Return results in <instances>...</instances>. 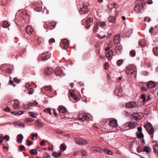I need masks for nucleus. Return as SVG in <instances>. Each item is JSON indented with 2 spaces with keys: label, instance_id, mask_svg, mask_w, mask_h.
Instances as JSON below:
<instances>
[{
  "label": "nucleus",
  "instance_id": "nucleus-3",
  "mask_svg": "<svg viewBox=\"0 0 158 158\" xmlns=\"http://www.w3.org/2000/svg\"><path fill=\"white\" fill-rule=\"evenodd\" d=\"M144 127L146 129L148 133L151 135V138L153 139V134L154 133V130L152 124L149 122H148L145 125H144Z\"/></svg>",
  "mask_w": 158,
  "mask_h": 158
},
{
  "label": "nucleus",
  "instance_id": "nucleus-24",
  "mask_svg": "<svg viewBox=\"0 0 158 158\" xmlns=\"http://www.w3.org/2000/svg\"><path fill=\"white\" fill-rule=\"evenodd\" d=\"M23 138V136L21 134H19L17 136V138L18 139L17 140V141L19 143H22Z\"/></svg>",
  "mask_w": 158,
  "mask_h": 158
},
{
  "label": "nucleus",
  "instance_id": "nucleus-1",
  "mask_svg": "<svg viewBox=\"0 0 158 158\" xmlns=\"http://www.w3.org/2000/svg\"><path fill=\"white\" fill-rule=\"evenodd\" d=\"M144 2L142 0H137L136 1V5L135 6L134 10L137 13H140L143 9V5Z\"/></svg>",
  "mask_w": 158,
  "mask_h": 158
},
{
  "label": "nucleus",
  "instance_id": "nucleus-13",
  "mask_svg": "<svg viewBox=\"0 0 158 158\" xmlns=\"http://www.w3.org/2000/svg\"><path fill=\"white\" fill-rule=\"evenodd\" d=\"M47 53V54L44 53H43L42 54L43 56L41 57V60L42 61H45L49 59L51 57L49 54V52H48Z\"/></svg>",
  "mask_w": 158,
  "mask_h": 158
},
{
  "label": "nucleus",
  "instance_id": "nucleus-33",
  "mask_svg": "<svg viewBox=\"0 0 158 158\" xmlns=\"http://www.w3.org/2000/svg\"><path fill=\"white\" fill-rule=\"evenodd\" d=\"M98 22H97L95 24L93 28V31L94 32H96L97 31V30L98 28Z\"/></svg>",
  "mask_w": 158,
  "mask_h": 158
},
{
  "label": "nucleus",
  "instance_id": "nucleus-31",
  "mask_svg": "<svg viewBox=\"0 0 158 158\" xmlns=\"http://www.w3.org/2000/svg\"><path fill=\"white\" fill-rule=\"evenodd\" d=\"M153 52L155 55L158 56V47L153 48Z\"/></svg>",
  "mask_w": 158,
  "mask_h": 158
},
{
  "label": "nucleus",
  "instance_id": "nucleus-47",
  "mask_svg": "<svg viewBox=\"0 0 158 158\" xmlns=\"http://www.w3.org/2000/svg\"><path fill=\"white\" fill-rule=\"evenodd\" d=\"M130 55L132 57L134 56L135 55V52L134 50H131L130 52Z\"/></svg>",
  "mask_w": 158,
  "mask_h": 158
},
{
  "label": "nucleus",
  "instance_id": "nucleus-10",
  "mask_svg": "<svg viewBox=\"0 0 158 158\" xmlns=\"http://www.w3.org/2000/svg\"><path fill=\"white\" fill-rule=\"evenodd\" d=\"M54 73L56 76H61L63 75V71L60 68H57L54 71Z\"/></svg>",
  "mask_w": 158,
  "mask_h": 158
},
{
  "label": "nucleus",
  "instance_id": "nucleus-15",
  "mask_svg": "<svg viewBox=\"0 0 158 158\" xmlns=\"http://www.w3.org/2000/svg\"><path fill=\"white\" fill-rule=\"evenodd\" d=\"M136 106V103L134 102H127L126 104V107L130 108H132Z\"/></svg>",
  "mask_w": 158,
  "mask_h": 158
},
{
  "label": "nucleus",
  "instance_id": "nucleus-9",
  "mask_svg": "<svg viewBox=\"0 0 158 158\" xmlns=\"http://www.w3.org/2000/svg\"><path fill=\"white\" fill-rule=\"evenodd\" d=\"M89 118L88 116L85 114H81L79 115L77 119L81 121H83Z\"/></svg>",
  "mask_w": 158,
  "mask_h": 158
},
{
  "label": "nucleus",
  "instance_id": "nucleus-48",
  "mask_svg": "<svg viewBox=\"0 0 158 158\" xmlns=\"http://www.w3.org/2000/svg\"><path fill=\"white\" fill-rule=\"evenodd\" d=\"M9 24L7 23L6 22H3V27L4 28H6L9 27Z\"/></svg>",
  "mask_w": 158,
  "mask_h": 158
},
{
  "label": "nucleus",
  "instance_id": "nucleus-35",
  "mask_svg": "<svg viewBox=\"0 0 158 158\" xmlns=\"http://www.w3.org/2000/svg\"><path fill=\"white\" fill-rule=\"evenodd\" d=\"M154 152L156 153H158V144H156L153 148Z\"/></svg>",
  "mask_w": 158,
  "mask_h": 158
},
{
  "label": "nucleus",
  "instance_id": "nucleus-8",
  "mask_svg": "<svg viewBox=\"0 0 158 158\" xmlns=\"http://www.w3.org/2000/svg\"><path fill=\"white\" fill-rule=\"evenodd\" d=\"M92 18L93 16L92 15H89L85 19L83 20V23L87 24L93 22Z\"/></svg>",
  "mask_w": 158,
  "mask_h": 158
},
{
  "label": "nucleus",
  "instance_id": "nucleus-54",
  "mask_svg": "<svg viewBox=\"0 0 158 158\" xmlns=\"http://www.w3.org/2000/svg\"><path fill=\"white\" fill-rule=\"evenodd\" d=\"M3 139H6L7 141H8L9 140L10 137L9 136L6 135L3 137Z\"/></svg>",
  "mask_w": 158,
  "mask_h": 158
},
{
  "label": "nucleus",
  "instance_id": "nucleus-50",
  "mask_svg": "<svg viewBox=\"0 0 158 158\" xmlns=\"http://www.w3.org/2000/svg\"><path fill=\"white\" fill-rule=\"evenodd\" d=\"M34 120L33 119H32L31 118H26L25 119V121L27 122H32Z\"/></svg>",
  "mask_w": 158,
  "mask_h": 158
},
{
  "label": "nucleus",
  "instance_id": "nucleus-21",
  "mask_svg": "<svg viewBox=\"0 0 158 158\" xmlns=\"http://www.w3.org/2000/svg\"><path fill=\"white\" fill-rule=\"evenodd\" d=\"M113 52L112 50H110L106 54V57H107L108 60H110V58H111L113 56Z\"/></svg>",
  "mask_w": 158,
  "mask_h": 158
},
{
  "label": "nucleus",
  "instance_id": "nucleus-41",
  "mask_svg": "<svg viewBox=\"0 0 158 158\" xmlns=\"http://www.w3.org/2000/svg\"><path fill=\"white\" fill-rule=\"evenodd\" d=\"M123 60L122 59H120L118 60L117 62V65L118 66H120L123 63Z\"/></svg>",
  "mask_w": 158,
  "mask_h": 158
},
{
  "label": "nucleus",
  "instance_id": "nucleus-42",
  "mask_svg": "<svg viewBox=\"0 0 158 158\" xmlns=\"http://www.w3.org/2000/svg\"><path fill=\"white\" fill-rule=\"evenodd\" d=\"M44 89L45 90H48L49 91H51L52 90V87L51 85L46 86L44 87Z\"/></svg>",
  "mask_w": 158,
  "mask_h": 158
},
{
  "label": "nucleus",
  "instance_id": "nucleus-36",
  "mask_svg": "<svg viewBox=\"0 0 158 158\" xmlns=\"http://www.w3.org/2000/svg\"><path fill=\"white\" fill-rule=\"evenodd\" d=\"M128 126L131 129L135 127V123H133L129 122L128 124Z\"/></svg>",
  "mask_w": 158,
  "mask_h": 158
},
{
  "label": "nucleus",
  "instance_id": "nucleus-23",
  "mask_svg": "<svg viewBox=\"0 0 158 158\" xmlns=\"http://www.w3.org/2000/svg\"><path fill=\"white\" fill-rule=\"evenodd\" d=\"M43 124L41 122H40L38 120H36L35 122V126L38 128H41L43 126Z\"/></svg>",
  "mask_w": 158,
  "mask_h": 158
},
{
  "label": "nucleus",
  "instance_id": "nucleus-58",
  "mask_svg": "<svg viewBox=\"0 0 158 158\" xmlns=\"http://www.w3.org/2000/svg\"><path fill=\"white\" fill-rule=\"evenodd\" d=\"M46 141L45 140L42 141L40 143V145L41 146H43L44 145H45V144L44 143V142Z\"/></svg>",
  "mask_w": 158,
  "mask_h": 158
},
{
  "label": "nucleus",
  "instance_id": "nucleus-2",
  "mask_svg": "<svg viewBox=\"0 0 158 158\" xmlns=\"http://www.w3.org/2000/svg\"><path fill=\"white\" fill-rule=\"evenodd\" d=\"M126 72L127 74L132 75L133 74L136 73V67L133 64H130L127 66L125 69Z\"/></svg>",
  "mask_w": 158,
  "mask_h": 158
},
{
  "label": "nucleus",
  "instance_id": "nucleus-27",
  "mask_svg": "<svg viewBox=\"0 0 158 158\" xmlns=\"http://www.w3.org/2000/svg\"><path fill=\"white\" fill-rule=\"evenodd\" d=\"M104 152L106 154H108L110 155H113V153L110 150L107 148H105L103 149Z\"/></svg>",
  "mask_w": 158,
  "mask_h": 158
},
{
  "label": "nucleus",
  "instance_id": "nucleus-38",
  "mask_svg": "<svg viewBox=\"0 0 158 158\" xmlns=\"http://www.w3.org/2000/svg\"><path fill=\"white\" fill-rule=\"evenodd\" d=\"M136 150L138 153L143 152V149L140 146H139L137 148Z\"/></svg>",
  "mask_w": 158,
  "mask_h": 158
},
{
  "label": "nucleus",
  "instance_id": "nucleus-32",
  "mask_svg": "<svg viewBox=\"0 0 158 158\" xmlns=\"http://www.w3.org/2000/svg\"><path fill=\"white\" fill-rule=\"evenodd\" d=\"M108 20L111 23H114L115 22V19L113 17L110 16L108 18Z\"/></svg>",
  "mask_w": 158,
  "mask_h": 158
},
{
  "label": "nucleus",
  "instance_id": "nucleus-28",
  "mask_svg": "<svg viewBox=\"0 0 158 158\" xmlns=\"http://www.w3.org/2000/svg\"><path fill=\"white\" fill-rule=\"evenodd\" d=\"M29 153L32 155H36L37 154V151L36 149H32L29 151Z\"/></svg>",
  "mask_w": 158,
  "mask_h": 158
},
{
  "label": "nucleus",
  "instance_id": "nucleus-16",
  "mask_svg": "<svg viewBox=\"0 0 158 158\" xmlns=\"http://www.w3.org/2000/svg\"><path fill=\"white\" fill-rule=\"evenodd\" d=\"M156 85V83L152 81H149L147 84V86L148 88H152L154 87Z\"/></svg>",
  "mask_w": 158,
  "mask_h": 158
},
{
  "label": "nucleus",
  "instance_id": "nucleus-18",
  "mask_svg": "<svg viewBox=\"0 0 158 158\" xmlns=\"http://www.w3.org/2000/svg\"><path fill=\"white\" fill-rule=\"evenodd\" d=\"M115 94L118 96H121V95L118 94V93H120L122 92V89L120 87H116L114 90Z\"/></svg>",
  "mask_w": 158,
  "mask_h": 158
},
{
  "label": "nucleus",
  "instance_id": "nucleus-57",
  "mask_svg": "<svg viewBox=\"0 0 158 158\" xmlns=\"http://www.w3.org/2000/svg\"><path fill=\"white\" fill-rule=\"evenodd\" d=\"M81 154L83 156H86L87 155L86 152L84 150L82 151Z\"/></svg>",
  "mask_w": 158,
  "mask_h": 158
},
{
  "label": "nucleus",
  "instance_id": "nucleus-40",
  "mask_svg": "<svg viewBox=\"0 0 158 158\" xmlns=\"http://www.w3.org/2000/svg\"><path fill=\"white\" fill-rule=\"evenodd\" d=\"M133 116L136 120H137L139 119V117L138 116V113L133 114Z\"/></svg>",
  "mask_w": 158,
  "mask_h": 158
},
{
  "label": "nucleus",
  "instance_id": "nucleus-56",
  "mask_svg": "<svg viewBox=\"0 0 158 158\" xmlns=\"http://www.w3.org/2000/svg\"><path fill=\"white\" fill-rule=\"evenodd\" d=\"M41 9H42L41 8H40V7H39L36 8L35 10V11H36L40 12L41 11Z\"/></svg>",
  "mask_w": 158,
  "mask_h": 158
},
{
  "label": "nucleus",
  "instance_id": "nucleus-20",
  "mask_svg": "<svg viewBox=\"0 0 158 158\" xmlns=\"http://www.w3.org/2000/svg\"><path fill=\"white\" fill-rule=\"evenodd\" d=\"M53 72V69L52 68H48L45 70L44 72L47 75H51L52 73Z\"/></svg>",
  "mask_w": 158,
  "mask_h": 158
},
{
  "label": "nucleus",
  "instance_id": "nucleus-46",
  "mask_svg": "<svg viewBox=\"0 0 158 158\" xmlns=\"http://www.w3.org/2000/svg\"><path fill=\"white\" fill-rule=\"evenodd\" d=\"M141 98L142 99H143V102L144 103V104L146 101V98L145 95L144 94H142L141 96Z\"/></svg>",
  "mask_w": 158,
  "mask_h": 158
},
{
  "label": "nucleus",
  "instance_id": "nucleus-49",
  "mask_svg": "<svg viewBox=\"0 0 158 158\" xmlns=\"http://www.w3.org/2000/svg\"><path fill=\"white\" fill-rule=\"evenodd\" d=\"M19 149L20 151H23L24 150H25V148L24 146L22 145H20L19 146Z\"/></svg>",
  "mask_w": 158,
  "mask_h": 158
},
{
  "label": "nucleus",
  "instance_id": "nucleus-26",
  "mask_svg": "<svg viewBox=\"0 0 158 158\" xmlns=\"http://www.w3.org/2000/svg\"><path fill=\"white\" fill-rule=\"evenodd\" d=\"M11 113L13 114L14 115L19 116L22 114L23 113V111H20L19 112L17 111H12Z\"/></svg>",
  "mask_w": 158,
  "mask_h": 158
},
{
  "label": "nucleus",
  "instance_id": "nucleus-51",
  "mask_svg": "<svg viewBox=\"0 0 158 158\" xmlns=\"http://www.w3.org/2000/svg\"><path fill=\"white\" fill-rule=\"evenodd\" d=\"M13 107L14 108L16 109L19 107V105L17 103H15L13 104Z\"/></svg>",
  "mask_w": 158,
  "mask_h": 158
},
{
  "label": "nucleus",
  "instance_id": "nucleus-19",
  "mask_svg": "<svg viewBox=\"0 0 158 158\" xmlns=\"http://www.w3.org/2000/svg\"><path fill=\"white\" fill-rule=\"evenodd\" d=\"M25 31L27 33L29 34H31L33 31V29L30 26L26 27Z\"/></svg>",
  "mask_w": 158,
  "mask_h": 158
},
{
  "label": "nucleus",
  "instance_id": "nucleus-11",
  "mask_svg": "<svg viewBox=\"0 0 158 158\" xmlns=\"http://www.w3.org/2000/svg\"><path fill=\"white\" fill-rule=\"evenodd\" d=\"M90 150L93 152H96L99 153L102 152L103 151L102 148L96 146L91 147L90 148Z\"/></svg>",
  "mask_w": 158,
  "mask_h": 158
},
{
  "label": "nucleus",
  "instance_id": "nucleus-55",
  "mask_svg": "<svg viewBox=\"0 0 158 158\" xmlns=\"http://www.w3.org/2000/svg\"><path fill=\"white\" fill-rule=\"evenodd\" d=\"M26 87H27L28 89H29L31 88V85H30L29 83H27L26 85Z\"/></svg>",
  "mask_w": 158,
  "mask_h": 158
},
{
  "label": "nucleus",
  "instance_id": "nucleus-45",
  "mask_svg": "<svg viewBox=\"0 0 158 158\" xmlns=\"http://www.w3.org/2000/svg\"><path fill=\"white\" fill-rule=\"evenodd\" d=\"M98 23L100 26L102 27L105 26L106 25L105 22L103 21H101L100 22H98Z\"/></svg>",
  "mask_w": 158,
  "mask_h": 158
},
{
  "label": "nucleus",
  "instance_id": "nucleus-5",
  "mask_svg": "<svg viewBox=\"0 0 158 158\" xmlns=\"http://www.w3.org/2000/svg\"><path fill=\"white\" fill-rule=\"evenodd\" d=\"M74 141L76 143L80 145H84L87 143L85 140L78 138L75 139Z\"/></svg>",
  "mask_w": 158,
  "mask_h": 158
},
{
  "label": "nucleus",
  "instance_id": "nucleus-17",
  "mask_svg": "<svg viewBox=\"0 0 158 158\" xmlns=\"http://www.w3.org/2000/svg\"><path fill=\"white\" fill-rule=\"evenodd\" d=\"M109 125L112 127H115L117 126V121L116 119H113L110 121Z\"/></svg>",
  "mask_w": 158,
  "mask_h": 158
},
{
  "label": "nucleus",
  "instance_id": "nucleus-52",
  "mask_svg": "<svg viewBox=\"0 0 158 158\" xmlns=\"http://www.w3.org/2000/svg\"><path fill=\"white\" fill-rule=\"evenodd\" d=\"M43 39L41 38H38L37 39V41L38 45H40L41 44V42L43 41Z\"/></svg>",
  "mask_w": 158,
  "mask_h": 158
},
{
  "label": "nucleus",
  "instance_id": "nucleus-22",
  "mask_svg": "<svg viewBox=\"0 0 158 158\" xmlns=\"http://www.w3.org/2000/svg\"><path fill=\"white\" fill-rule=\"evenodd\" d=\"M119 36L117 35H115L114 38V44H118L119 43Z\"/></svg>",
  "mask_w": 158,
  "mask_h": 158
},
{
  "label": "nucleus",
  "instance_id": "nucleus-60",
  "mask_svg": "<svg viewBox=\"0 0 158 158\" xmlns=\"http://www.w3.org/2000/svg\"><path fill=\"white\" fill-rule=\"evenodd\" d=\"M108 67H109V66L108 65V63L107 62L106 63L104 64V69H106L108 68Z\"/></svg>",
  "mask_w": 158,
  "mask_h": 158
},
{
  "label": "nucleus",
  "instance_id": "nucleus-12",
  "mask_svg": "<svg viewBox=\"0 0 158 158\" xmlns=\"http://www.w3.org/2000/svg\"><path fill=\"white\" fill-rule=\"evenodd\" d=\"M58 110L59 111V114L60 113H67L68 111L67 109L62 106H60L58 107ZM60 115V114H59Z\"/></svg>",
  "mask_w": 158,
  "mask_h": 158
},
{
  "label": "nucleus",
  "instance_id": "nucleus-53",
  "mask_svg": "<svg viewBox=\"0 0 158 158\" xmlns=\"http://www.w3.org/2000/svg\"><path fill=\"white\" fill-rule=\"evenodd\" d=\"M28 93L30 94H32L34 92V90L31 87V89H29Z\"/></svg>",
  "mask_w": 158,
  "mask_h": 158
},
{
  "label": "nucleus",
  "instance_id": "nucleus-14",
  "mask_svg": "<svg viewBox=\"0 0 158 158\" xmlns=\"http://www.w3.org/2000/svg\"><path fill=\"white\" fill-rule=\"evenodd\" d=\"M117 44V45L115 48V52L118 54H119L121 52L122 47L120 44Z\"/></svg>",
  "mask_w": 158,
  "mask_h": 158
},
{
  "label": "nucleus",
  "instance_id": "nucleus-29",
  "mask_svg": "<svg viewBox=\"0 0 158 158\" xmlns=\"http://www.w3.org/2000/svg\"><path fill=\"white\" fill-rule=\"evenodd\" d=\"M151 151V148L150 147L148 146H145L144 147V148H143V152H145L147 153H149Z\"/></svg>",
  "mask_w": 158,
  "mask_h": 158
},
{
  "label": "nucleus",
  "instance_id": "nucleus-63",
  "mask_svg": "<svg viewBox=\"0 0 158 158\" xmlns=\"http://www.w3.org/2000/svg\"><path fill=\"white\" fill-rule=\"evenodd\" d=\"M137 130L140 133V132H142V128L141 127H139L137 128Z\"/></svg>",
  "mask_w": 158,
  "mask_h": 158
},
{
  "label": "nucleus",
  "instance_id": "nucleus-30",
  "mask_svg": "<svg viewBox=\"0 0 158 158\" xmlns=\"http://www.w3.org/2000/svg\"><path fill=\"white\" fill-rule=\"evenodd\" d=\"M61 153H56V152H53L52 153V155L53 156L55 157H59L61 155Z\"/></svg>",
  "mask_w": 158,
  "mask_h": 158
},
{
  "label": "nucleus",
  "instance_id": "nucleus-43",
  "mask_svg": "<svg viewBox=\"0 0 158 158\" xmlns=\"http://www.w3.org/2000/svg\"><path fill=\"white\" fill-rule=\"evenodd\" d=\"M44 111L46 113H49L50 114H52L51 112V109L49 108H46L44 109Z\"/></svg>",
  "mask_w": 158,
  "mask_h": 158
},
{
  "label": "nucleus",
  "instance_id": "nucleus-25",
  "mask_svg": "<svg viewBox=\"0 0 158 158\" xmlns=\"http://www.w3.org/2000/svg\"><path fill=\"white\" fill-rule=\"evenodd\" d=\"M145 40H141L139 42V45L141 47H145L146 46Z\"/></svg>",
  "mask_w": 158,
  "mask_h": 158
},
{
  "label": "nucleus",
  "instance_id": "nucleus-62",
  "mask_svg": "<svg viewBox=\"0 0 158 158\" xmlns=\"http://www.w3.org/2000/svg\"><path fill=\"white\" fill-rule=\"evenodd\" d=\"M27 145H28V146H30L31 145L32 143V142H30L29 140H27Z\"/></svg>",
  "mask_w": 158,
  "mask_h": 158
},
{
  "label": "nucleus",
  "instance_id": "nucleus-39",
  "mask_svg": "<svg viewBox=\"0 0 158 158\" xmlns=\"http://www.w3.org/2000/svg\"><path fill=\"white\" fill-rule=\"evenodd\" d=\"M137 135V137L139 138H143L144 137V135L142 132L139 133Z\"/></svg>",
  "mask_w": 158,
  "mask_h": 158
},
{
  "label": "nucleus",
  "instance_id": "nucleus-61",
  "mask_svg": "<svg viewBox=\"0 0 158 158\" xmlns=\"http://www.w3.org/2000/svg\"><path fill=\"white\" fill-rule=\"evenodd\" d=\"M9 84L12 85L13 86H15V84H14L13 83V81H12L11 80H10L9 82Z\"/></svg>",
  "mask_w": 158,
  "mask_h": 158
},
{
  "label": "nucleus",
  "instance_id": "nucleus-4",
  "mask_svg": "<svg viewBox=\"0 0 158 158\" xmlns=\"http://www.w3.org/2000/svg\"><path fill=\"white\" fill-rule=\"evenodd\" d=\"M88 5L85 4V5L83 3L82 7L79 10L80 13L81 14H84L88 12L89 11V9L88 8Z\"/></svg>",
  "mask_w": 158,
  "mask_h": 158
},
{
  "label": "nucleus",
  "instance_id": "nucleus-34",
  "mask_svg": "<svg viewBox=\"0 0 158 158\" xmlns=\"http://www.w3.org/2000/svg\"><path fill=\"white\" fill-rule=\"evenodd\" d=\"M29 115L31 116L32 117L35 118L37 116V114L33 112H30L28 113Z\"/></svg>",
  "mask_w": 158,
  "mask_h": 158
},
{
  "label": "nucleus",
  "instance_id": "nucleus-37",
  "mask_svg": "<svg viewBox=\"0 0 158 158\" xmlns=\"http://www.w3.org/2000/svg\"><path fill=\"white\" fill-rule=\"evenodd\" d=\"M60 150L61 151H64L66 149V146H65L63 143H62L60 145Z\"/></svg>",
  "mask_w": 158,
  "mask_h": 158
},
{
  "label": "nucleus",
  "instance_id": "nucleus-44",
  "mask_svg": "<svg viewBox=\"0 0 158 158\" xmlns=\"http://www.w3.org/2000/svg\"><path fill=\"white\" fill-rule=\"evenodd\" d=\"M43 157L44 158H50V156L47 152L44 153Z\"/></svg>",
  "mask_w": 158,
  "mask_h": 158
},
{
  "label": "nucleus",
  "instance_id": "nucleus-7",
  "mask_svg": "<svg viewBox=\"0 0 158 158\" xmlns=\"http://www.w3.org/2000/svg\"><path fill=\"white\" fill-rule=\"evenodd\" d=\"M60 45L65 49H67L69 46L68 41L66 39L63 40H62V43L60 44Z\"/></svg>",
  "mask_w": 158,
  "mask_h": 158
},
{
  "label": "nucleus",
  "instance_id": "nucleus-6",
  "mask_svg": "<svg viewBox=\"0 0 158 158\" xmlns=\"http://www.w3.org/2000/svg\"><path fill=\"white\" fill-rule=\"evenodd\" d=\"M74 91L69 90V97L71 99H72L74 101H76L78 99V98L73 92Z\"/></svg>",
  "mask_w": 158,
  "mask_h": 158
},
{
  "label": "nucleus",
  "instance_id": "nucleus-59",
  "mask_svg": "<svg viewBox=\"0 0 158 158\" xmlns=\"http://www.w3.org/2000/svg\"><path fill=\"white\" fill-rule=\"evenodd\" d=\"M55 42V40L54 38L51 39L49 40V42L50 44H51V43H54Z\"/></svg>",
  "mask_w": 158,
  "mask_h": 158
},
{
  "label": "nucleus",
  "instance_id": "nucleus-64",
  "mask_svg": "<svg viewBox=\"0 0 158 158\" xmlns=\"http://www.w3.org/2000/svg\"><path fill=\"white\" fill-rule=\"evenodd\" d=\"M114 4V6L113 7H114V8H117L118 7V4L115 3H114L113 4Z\"/></svg>",
  "mask_w": 158,
  "mask_h": 158
}]
</instances>
